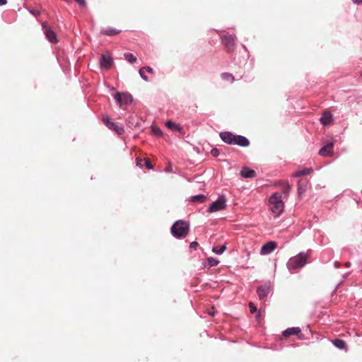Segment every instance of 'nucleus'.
I'll list each match as a JSON object with an SVG mask.
<instances>
[{
    "mask_svg": "<svg viewBox=\"0 0 362 362\" xmlns=\"http://www.w3.org/2000/svg\"><path fill=\"white\" fill-rule=\"evenodd\" d=\"M300 332H301V329L299 327H290V328L285 329L282 332V336L284 337H289L293 334H300Z\"/></svg>",
    "mask_w": 362,
    "mask_h": 362,
    "instance_id": "obj_19",
    "label": "nucleus"
},
{
    "mask_svg": "<svg viewBox=\"0 0 362 362\" xmlns=\"http://www.w3.org/2000/svg\"><path fill=\"white\" fill-rule=\"evenodd\" d=\"M28 11L30 14H32L33 16H34L35 17L38 16L40 14V11H36L34 9H29Z\"/></svg>",
    "mask_w": 362,
    "mask_h": 362,
    "instance_id": "obj_33",
    "label": "nucleus"
},
{
    "mask_svg": "<svg viewBox=\"0 0 362 362\" xmlns=\"http://www.w3.org/2000/svg\"><path fill=\"white\" fill-rule=\"evenodd\" d=\"M271 291L270 284L260 285L257 288V293L260 300H263L267 297Z\"/></svg>",
    "mask_w": 362,
    "mask_h": 362,
    "instance_id": "obj_11",
    "label": "nucleus"
},
{
    "mask_svg": "<svg viewBox=\"0 0 362 362\" xmlns=\"http://www.w3.org/2000/svg\"><path fill=\"white\" fill-rule=\"evenodd\" d=\"M189 200L192 202H197V203H204L206 200V197L204 194H199L194 196H192L189 198Z\"/></svg>",
    "mask_w": 362,
    "mask_h": 362,
    "instance_id": "obj_20",
    "label": "nucleus"
},
{
    "mask_svg": "<svg viewBox=\"0 0 362 362\" xmlns=\"http://www.w3.org/2000/svg\"><path fill=\"white\" fill-rule=\"evenodd\" d=\"M271 210L276 216H279L282 214L284 209V203L282 200L281 194L278 192L274 193L269 199Z\"/></svg>",
    "mask_w": 362,
    "mask_h": 362,
    "instance_id": "obj_3",
    "label": "nucleus"
},
{
    "mask_svg": "<svg viewBox=\"0 0 362 362\" xmlns=\"http://www.w3.org/2000/svg\"><path fill=\"white\" fill-rule=\"evenodd\" d=\"M143 160L144 161V165L147 169L152 170L153 168V165L148 159L144 158Z\"/></svg>",
    "mask_w": 362,
    "mask_h": 362,
    "instance_id": "obj_29",
    "label": "nucleus"
},
{
    "mask_svg": "<svg viewBox=\"0 0 362 362\" xmlns=\"http://www.w3.org/2000/svg\"><path fill=\"white\" fill-rule=\"evenodd\" d=\"M226 206V198L225 195L221 194L218 199L213 202L207 209L208 213H214L224 209Z\"/></svg>",
    "mask_w": 362,
    "mask_h": 362,
    "instance_id": "obj_6",
    "label": "nucleus"
},
{
    "mask_svg": "<svg viewBox=\"0 0 362 362\" xmlns=\"http://www.w3.org/2000/svg\"><path fill=\"white\" fill-rule=\"evenodd\" d=\"M165 126L173 132H181L182 130V127L180 124L172 120H168L165 123Z\"/></svg>",
    "mask_w": 362,
    "mask_h": 362,
    "instance_id": "obj_18",
    "label": "nucleus"
},
{
    "mask_svg": "<svg viewBox=\"0 0 362 362\" xmlns=\"http://www.w3.org/2000/svg\"><path fill=\"white\" fill-rule=\"evenodd\" d=\"M211 154L213 157H218L220 154V151L217 148H213L211 150Z\"/></svg>",
    "mask_w": 362,
    "mask_h": 362,
    "instance_id": "obj_30",
    "label": "nucleus"
},
{
    "mask_svg": "<svg viewBox=\"0 0 362 362\" xmlns=\"http://www.w3.org/2000/svg\"><path fill=\"white\" fill-rule=\"evenodd\" d=\"M338 288H339V282L335 286V289H337Z\"/></svg>",
    "mask_w": 362,
    "mask_h": 362,
    "instance_id": "obj_42",
    "label": "nucleus"
},
{
    "mask_svg": "<svg viewBox=\"0 0 362 362\" xmlns=\"http://www.w3.org/2000/svg\"><path fill=\"white\" fill-rule=\"evenodd\" d=\"M240 174L244 178H252L256 176V172L247 167L243 168Z\"/></svg>",
    "mask_w": 362,
    "mask_h": 362,
    "instance_id": "obj_16",
    "label": "nucleus"
},
{
    "mask_svg": "<svg viewBox=\"0 0 362 362\" xmlns=\"http://www.w3.org/2000/svg\"><path fill=\"white\" fill-rule=\"evenodd\" d=\"M124 59L131 64L136 62V58L130 52H126L124 54Z\"/></svg>",
    "mask_w": 362,
    "mask_h": 362,
    "instance_id": "obj_24",
    "label": "nucleus"
},
{
    "mask_svg": "<svg viewBox=\"0 0 362 362\" xmlns=\"http://www.w3.org/2000/svg\"><path fill=\"white\" fill-rule=\"evenodd\" d=\"M146 72L141 68L139 71V74L140 75V77L145 81H148L149 79L148 76L145 74Z\"/></svg>",
    "mask_w": 362,
    "mask_h": 362,
    "instance_id": "obj_28",
    "label": "nucleus"
},
{
    "mask_svg": "<svg viewBox=\"0 0 362 362\" xmlns=\"http://www.w3.org/2000/svg\"><path fill=\"white\" fill-rule=\"evenodd\" d=\"M7 4V0H0V6H4Z\"/></svg>",
    "mask_w": 362,
    "mask_h": 362,
    "instance_id": "obj_38",
    "label": "nucleus"
},
{
    "mask_svg": "<svg viewBox=\"0 0 362 362\" xmlns=\"http://www.w3.org/2000/svg\"><path fill=\"white\" fill-rule=\"evenodd\" d=\"M42 28L47 40L50 43L57 44L59 42L56 32L47 22L42 23Z\"/></svg>",
    "mask_w": 362,
    "mask_h": 362,
    "instance_id": "obj_7",
    "label": "nucleus"
},
{
    "mask_svg": "<svg viewBox=\"0 0 362 362\" xmlns=\"http://www.w3.org/2000/svg\"><path fill=\"white\" fill-rule=\"evenodd\" d=\"M313 171L312 168H304L302 170H299L293 173L294 177H299L300 176L307 175Z\"/></svg>",
    "mask_w": 362,
    "mask_h": 362,
    "instance_id": "obj_21",
    "label": "nucleus"
},
{
    "mask_svg": "<svg viewBox=\"0 0 362 362\" xmlns=\"http://www.w3.org/2000/svg\"><path fill=\"white\" fill-rule=\"evenodd\" d=\"M100 68L108 70L114 64L113 58L107 54H103L100 58Z\"/></svg>",
    "mask_w": 362,
    "mask_h": 362,
    "instance_id": "obj_9",
    "label": "nucleus"
},
{
    "mask_svg": "<svg viewBox=\"0 0 362 362\" xmlns=\"http://www.w3.org/2000/svg\"><path fill=\"white\" fill-rule=\"evenodd\" d=\"M334 142L327 141L320 150L319 155L322 157H329L333 155Z\"/></svg>",
    "mask_w": 362,
    "mask_h": 362,
    "instance_id": "obj_10",
    "label": "nucleus"
},
{
    "mask_svg": "<svg viewBox=\"0 0 362 362\" xmlns=\"http://www.w3.org/2000/svg\"><path fill=\"white\" fill-rule=\"evenodd\" d=\"M354 3L356 4H362V0H354Z\"/></svg>",
    "mask_w": 362,
    "mask_h": 362,
    "instance_id": "obj_41",
    "label": "nucleus"
},
{
    "mask_svg": "<svg viewBox=\"0 0 362 362\" xmlns=\"http://www.w3.org/2000/svg\"><path fill=\"white\" fill-rule=\"evenodd\" d=\"M300 187H298V193L300 192Z\"/></svg>",
    "mask_w": 362,
    "mask_h": 362,
    "instance_id": "obj_44",
    "label": "nucleus"
},
{
    "mask_svg": "<svg viewBox=\"0 0 362 362\" xmlns=\"http://www.w3.org/2000/svg\"><path fill=\"white\" fill-rule=\"evenodd\" d=\"M79 6L83 7H86V0H74Z\"/></svg>",
    "mask_w": 362,
    "mask_h": 362,
    "instance_id": "obj_34",
    "label": "nucleus"
},
{
    "mask_svg": "<svg viewBox=\"0 0 362 362\" xmlns=\"http://www.w3.org/2000/svg\"><path fill=\"white\" fill-rule=\"evenodd\" d=\"M151 132L156 136H161L163 134V132H162L160 128H159L158 127H156L155 125H153L151 127Z\"/></svg>",
    "mask_w": 362,
    "mask_h": 362,
    "instance_id": "obj_27",
    "label": "nucleus"
},
{
    "mask_svg": "<svg viewBox=\"0 0 362 362\" xmlns=\"http://www.w3.org/2000/svg\"><path fill=\"white\" fill-rule=\"evenodd\" d=\"M341 350H344L345 352L348 351V348L346 342L341 339Z\"/></svg>",
    "mask_w": 362,
    "mask_h": 362,
    "instance_id": "obj_31",
    "label": "nucleus"
},
{
    "mask_svg": "<svg viewBox=\"0 0 362 362\" xmlns=\"http://www.w3.org/2000/svg\"><path fill=\"white\" fill-rule=\"evenodd\" d=\"M172 170L171 164H170L167 168L164 169L165 173H170Z\"/></svg>",
    "mask_w": 362,
    "mask_h": 362,
    "instance_id": "obj_37",
    "label": "nucleus"
},
{
    "mask_svg": "<svg viewBox=\"0 0 362 362\" xmlns=\"http://www.w3.org/2000/svg\"><path fill=\"white\" fill-rule=\"evenodd\" d=\"M209 315H211V316H214V312L209 313Z\"/></svg>",
    "mask_w": 362,
    "mask_h": 362,
    "instance_id": "obj_43",
    "label": "nucleus"
},
{
    "mask_svg": "<svg viewBox=\"0 0 362 362\" xmlns=\"http://www.w3.org/2000/svg\"><path fill=\"white\" fill-rule=\"evenodd\" d=\"M219 263V260L216 258L209 257L206 258V264H204V267H216Z\"/></svg>",
    "mask_w": 362,
    "mask_h": 362,
    "instance_id": "obj_22",
    "label": "nucleus"
},
{
    "mask_svg": "<svg viewBox=\"0 0 362 362\" xmlns=\"http://www.w3.org/2000/svg\"><path fill=\"white\" fill-rule=\"evenodd\" d=\"M308 258V255L303 252L291 257L286 263L288 271L293 273L296 270L302 269L307 264Z\"/></svg>",
    "mask_w": 362,
    "mask_h": 362,
    "instance_id": "obj_2",
    "label": "nucleus"
},
{
    "mask_svg": "<svg viewBox=\"0 0 362 362\" xmlns=\"http://www.w3.org/2000/svg\"><path fill=\"white\" fill-rule=\"evenodd\" d=\"M250 144V141L246 136L240 134H234L233 145H238L241 147H247Z\"/></svg>",
    "mask_w": 362,
    "mask_h": 362,
    "instance_id": "obj_12",
    "label": "nucleus"
},
{
    "mask_svg": "<svg viewBox=\"0 0 362 362\" xmlns=\"http://www.w3.org/2000/svg\"><path fill=\"white\" fill-rule=\"evenodd\" d=\"M221 42L224 45L226 50L228 53L233 52L235 49V40L236 36L235 35H226L221 37Z\"/></svg>",
    "mask_w": 362,
    "mask_h": 362,
    "instance_id": "obj_8",
    "label": "nucleus"
},
{
    "mask_svg": "<svg viewBox=\"0 0 362 362\" xmlns=\"http://www.w3.org/2000/svg\"><path fill=\"white\" fill-rule=\"evenodd\" d=\"M145 72L153 73V69L148 66H146L141 68Z\"/></svg>",
    "mask_w": 362,
    "mask_h": 362,
    "instance_id": "obj_35",
    "label": "nucleus"
},
{
    "mask_svg": "<svg viewBox=\"0 0 362 362\" xmlns=\"http://www.w3.org/2000/svg\"><path fill=\"white\" fill-rule=\"evenodd\" d=\"M198 245H199V244H198V243H197V241H193V242H192V243H190V245H189V247H190V249H194V250H196V249H197V247H198Z\"/></svg>",
    "mask_w": 362,
    "mask_h": 362,
    "instance_id": "obj_36",
    "label": "nucleus"
},
{
    "mask_svg": "<svg viewBox=\"0 0 362 362\" xmlns=\"http://www.w3.org/2000/svg\"><path fill=\"white\" fill-rule=\"evenodd\" d=\"M227 249L226 243H223L220 247H213L212 252L216 255H222Z\"/></svg>",
    "mask_w": 362,
    "mask_h": 362,
    "instance_id": "obj_23",
    "label": "nucleus"
},
{
    "mask_svg": "<svg viewBox=\"0 0 362 362\" xmlns=\"http://www.w3.org/2000/svg\"><path fill=\"white\" fill-rule=\"evenodd\" d=\"M140 161H141V160H139L138 158H136V165L139 166V168H141L142 164L140 163Z\"/></svg>",
    "mask_w": 362,
    "mask_h": 362,
    "instance_id": "obj_39",
    "label": "nucleus"
},
{
    "mask_svg": "<svg viewBox=\"0 0 362 362\" xmlns=\"http://www.w3.org/2000/svg\"><path fill=\"white\" fill-rule=\"evenodd\" d=\"M276 247V243L274 241H269L264 244L261 247L260 253L262 255H267L272 253Z\"/></svg>",
    "mask_w": 362,
    "mask_h": 362,
    "instance_id": "obj_13",
    "label": "nucleus"
},
{
    "mask_svg": "<svg viewBox=\"0 0 362 362\" xmlns=\"http://www.w3.org/2000/svg\"><path fill=\"white\" fill-rule=\"evenodd\" d=\"M330 341L336 348L339 349V338H336Z\"/></svg>",
    "mask_w": 362,
    "mask_h": 362,
    "instance_id": "obj_32",
    "label": "nucleus"
},
{
    "mask_svg": "<svg viewBox=\"0 0 362 362\" xmlns=\"http://www.w3.org/2000/svg\"><path fill=\"white\" fill-rule=\"evenodd\" d=\"M102 120L104 124L109 129L115 132L118 135H122L124 133V127L118 122H112L110 118L107 115H103L102 116Z\"/></svg>",
    "mask_w": 362,
    "mask_h": 362,
    "instance_id": "obj_5",
    "label": "nucleus"
},
{
    "mask_svg": "<svg viewBox=\"0 0 362 362\" xmlns=\"http://www.w3.org/2000/svg\"><path fill=\"white\" fill-rule=\"evenodd\" d=\"M122 32L121 30L116 29L112 27H107L101 30L100 33L103 35L113 36Z\"/></svg>",
    "mask_w": 362,
    "mask_h": 362,
    "instance_id": "obj_17",
    "label": "nucleus"
},
{
    "mask_svg": "<svg viewBox=\"0 0 362 362\" xmlns=\"http://www.w3.org/2000/svg\"><path fill=\"white\" fill-rule=\"evenodd\" d=\"M288 192H289V186H287V187L284 189V192L286 194H287L288 193Z\"/></svg>",
    "mask_w": 362,
    "mask_h": 362,
    "instance_id": "obj_40",
    "label": "nucleus"
},
{
    "mask_svg": "<svg viewBox=\"0 0 362 362\" xmlns=\"http://www.w3.org/2000/svg\"><path fill=\"white\" fill-rule=\"evenodd\" d=\"M221 78L224 81H230L231 82H233L235 80L234 76L227 72L221 74Z\"/></svg>",
    "mask_w": 362,
    "mask_h": 362,
    "instance_id": "obj_26",
    "label": "nucleus"
},
{
    "mask_svg": "<svg viewBox=\"0 0 362 362\" xmlns=\"http://www.w3.org/2000/svg\"><path fill=\"white\" fill-rule=\"evenodd\" d=\"M249 308H250V313H252V314L257 313L256 317L259 318V317L260 316V312L257 311L255 305L253 303L250 302L249 303Z\"/></svg>",
    "mask_w": 362,
    "mask_h": 362,
    "instance_id": "obj_25",
    "label": "nucleus"
},
{
    "mask_svg": "<svg viewBox=\"0 0 362 362\" xmlns=\"http://www.w3.org/2000/svg\"><path fill=\"white\" fill-rule=\"evenodd\" d=\"M219 136L224 143L228 145L233 144L234 134L232 132L228 131L222 132L219 134Z\"/></svg>",
    "mask_w": 362,
    "mask_h": 362,
    "instance_id": "obj_14",
    "label": "nucleus"
},
{
    "mask_svg": "<svg viewBox=\"0 0 362 362\" xmlns=\"http://www.w3.org/2000/svg\"><path fill=\"white\" fill-rule=\"evenodd\" d=\"M113 97L119 107L130 105L133 102V97L128 92H117L113 95Z\"/></svg>",
    "mask_w": 362,
    "mask_h": 362,
    "instance_id": "obj_4",
    "label": "nucleus"
},
{
    "mask_svg": "<svg viewBox=\"0 0 362 362\" xmlns=\"http://www.w3.org/2000/svg\"><path fill=\"white\" fill-rule=\"evenodd\" d=\"M320 121L324 126H327L330 124L332 121V115L329 112L325 111L320 118Z\"/></svg>",
    "mask_w": 362,
    "mask_h": 362,
    "instance_id": "obj_15",
    "label": "nucleus"
},
{
    "mask_svg": "<svg viewBox=\"0 0 362 362\" xmlns=\"http://www.w3.org/2000/svg\"><path fill=\"white\" fill-rule=\"evenodd\" d=\"M189 230V223L182 219H179L173 224L170 232L173 236L177 239H182L187 236Z\"/></svg>",
    "mask_w": 362,
    "mask_h": 362,
    "instance_id": "obj_1",
    "label": "nucleus"
}]
</instances>
